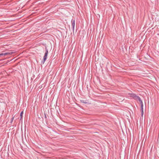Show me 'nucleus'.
I'll list each match as a JSON object with an SVG mask.
<instances>
[{"label": "nucleus", "instance_id": "20e7f679", "mask_svg": "<svg viewBox=\"0 0 159 159\" xmlns=\"http://www.w3.org/2000/svg\"><path fill=\"white\" fill-rule=\"evenodd\" d=\"M71 22L72 26V30L73 32H74L75 26V20L72 19L71 20Z\"/></svg>", "mask_w": 159, "mask_h": 159}, {"label": "nucleus", "instance_id": "9d476101", "mask_svg": "<svg viewBox=\"0 0 159 159\" xmlns=\"http://www.w3.org/2000/svg\"><path fill=\"white\" fill-rule=\"evenodd\" d=\"M2 60H0V61H2Z\"/></svg>", "mask_w": 159, "mask_h": 159}, {"label": "nucleus", "instance_id": "0eeeda50", "mask_svg": "<svg viewBox=\"0 0 159 159\" xmlns=\"http://www.w3.org/2000/svg\"><path fill=\"white\" fill-rule=\"evenodd\" d=\"M80 102L81 103L85 104L87 103V101L86 100H80Z\"/></svg>", "mask_w": 159, "mask_h": 159}, {"label": "nucleus", "instance_id": "7ed1b4c3", "mask_svg": "<svg viewBox=\"0 0 159 159\" xmlns=\"http://www.w3.org/2000/svg\"><path fill=\"white\" fill-rule=\"evenodd\" d=\"M14 52H5L4 53H2L0 54V57L2 56H4L6 55H11L13 53H14Z\"/></svg>", "mask_w": 159, "mask_h": 159}, {"label": "nucleus", "instance_id": "f03ea898", "mask_svg": "<svg viewBox=\"0 0 159 159\" xmlns=\"http://www.w3.org/2000/svg\"><path fill=\"white\" fill-rule=\"evenodd\" d=\"M131 96L133 98H134L135 99H138L139 102L141 101L142 100L141 99V98L138 96L136 95L134 93H132L131 94Z\"/></svg>", "mask_w": 159, "mask_h": 159}, {"label": "nucleus", "instance_id": "f257e3e1", "mask_svg": "<svg viewBox=\"0 0 159 159\" xmlns=\"http://www.w3.org/2000/svg\"><path fill=\"white\" fill-rule=\"evenodd\" d=\"M45 52L43 57V60L41 61V63L43 64L47 59V57L48 53V51L47 47L45 48Z\"/></svg>", "mask_w": 159, "mask_h": 159}, {"label": "nucleus", "instance_id": "423d86ee", "mask_svg": "<svg viewBox=\"0 0 159 159\" xmlns=\"http://www.w3.org/2000/svg\"><path fill=\"white\" fill-rule=\"evenodd\" d=\"M23 111H22L20 113V120H21L22 119L23 115Z\"/></svg>", "mask_w": 159, "mask_h": 159}, {"label": "nucleus", "instance_id": "6e6552de", "mask_svg": "<svg viewBox=\"0 0 159 159\" xmlns=\"http://www.w3.org/2000/svg\"><path fill=\"white\" fill-rule=\"evenodd\" d=\"M13 119H14V117H13L12 119H11V122H12V121H13Z\"/></svg>", "mask_w": 159, "mask_h": 159}, {"label": "nucleus", "instance_id": "1a4fd4ad", "mask_svg": "<svg viewBox=\"0 0 159 159\" xmlns=\"http://www.w3.org/2000/svg\"><path fill=\"white\" fill-rule=\"evenodd\" d=\"M44 117L45 118H47V116H46V115L45 114V116H44Z\"/></svg>", "mask_w": 159, "mask_h": 159}, {"label": "nucleus", "instance_id": "39448f33", "mask_svg": "<svg viewBox=\"0 0 159 159\" xmlns=\"http://www.w3.org/2000/svg\"><path fill=\"white\" fill-rule=\"evenodd\" d=\"M140 102V103L141 104V115L142 116L143 115V103L142 102V101Z\"/></svg>", "mask_w": 159, "mask_h": 159}]
</instances>
